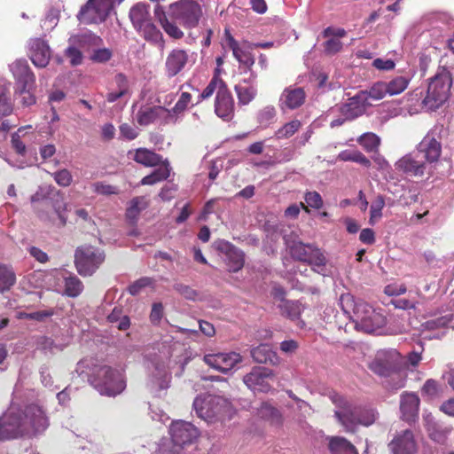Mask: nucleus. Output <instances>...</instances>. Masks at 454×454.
<instances>
[{
  "instance_id": "obj_6",
  "label": "nucleus",
  "mask_w": 454,
  "mask_h": 454,
  "mask_svg": "<svg viewBox=\"0 0 454 454\" xmlns=\"http://www.w3.org/2000/svg\"><path fill=\"white\" fill-rule=\"evenodd\" d=\"M451 85V72L445 67L439 69L430 79L427 95L422 101L423 106L430 111L439 108L448 100Z\"/></svg>"
},
{
  "instance_id": "obj_11",
  "label": "nucleus",
  "mask_w": 454,
  "mask_h": 454,
  "mask_svg": "<svg viewBox=\"0 0 454 454\" xmlns=\"http://www.w3.org/2000/svg\"><path fill=\"white\" fill-rule=\"evenodd\" d=\"M74 262L80 275L91 276L105 261V254L99 248L85 246L76 249Z\"/></svg>"
},
{
  "instance_id": "obj_13",
  "label": "nucleus",
  "mask_w": 454,
  "mask_h": 454,
  "mask_svg": "<svg viewBox=\"0 0 454 454\" xmlns=\"http://www.w3.org/2000/svg\"><path fill=\"white\" fill-rule=\"evenodd\" d=\"M122 0H89L81 9L77 18L85 24H97L103 22L108 16L111 9Z\"/></svg>"
},
{
  "instance_id": "obj_34",
  "label": "nucleus",
  "mask_w": 454,
  "mask_h": 454,
  "mask_svg": "<svg viewBox=\"0 0 454 454\" xmlns=\"http://www.w3.org/2000/svg\"><path fill=\"white\" fill-rule=\"evenodd\" d=\"M253 359L260 364H278L279 357L277 353L268 344H261L251 350Z\"/></svg>"
},
{
  "instance_id": "obj_41",
  "label": "nucleus",
  "mask_w": 454,
  "mask_h": 454,
  "mask_svg": "<svg viewBox=\"0 0 454 454\" xmlns=\"http://www.w3.org/2000/svg\"><path fill=\"white\" fill-rule=\"evenodd\" d=\"M148 206V200L145 197H136L130 202L126 210V217L131 223H134L137 220V217L142 210L145 209Z\"/></svg>"
},
{
  "instance_id": "obj_57",
  "label": "nucleus",
  "mask_w": 454,
  "mask_h": 454,
  "mask_svg": "<svg viewBox=\"0 0 454 454\" xmlns=\"http://www.w3.org/2000/svg\"><path fill=\"white\" fill-rule=\"evenodd\" d=\"M37 348L44 352L54 353L55 351L63 350L64 346L56 344L49 337L42 336L37 340Z\"/></svg>"
},
{
  "instance_id": "obj_33",
  "label": "nucleus",
  "mask_w": 454,
  "mask_h": 454,
  "mask_svg": "<svg viewBox=\"0 0 454 454\" xmlns=\"http://www.w3.org/2000/svg\"><path fill=\"white\" fill-rule=\"evenodd\" d=\"M152 381L159 390H165L169 386L170 374L164 362L155 361L152 363Z\"/></svg>"
},
{
  "instance_id": "obj_64",
  "label": "nucleus",
  "mask_w": 454,
  "mask_h": 454,
  "mask_svg": "<svg viewBox=\"0 0 454 454\" xmlns=\"http://www.w3.org/2000/svg\"><path fill=\"white\" fill-rule=\"evenodd\" d=\"M76 44H69L66 50V56L73 66L80 65L82 61V54Z\"/></svg>"
},
{
  "instance_id": "obj_25",
  "label": "nucleus",
  "mask_w": 454,
  "mask_h": 454,
  "mask_svg": "<svg viewBox=\"0 0 454 454\" xmlns=\"http://www.w3.org/2000/svg\"><path fill=\"white\" fill-rule=\"evenodd\" d=\"M391 454H413L417 446L413 433L411 430H403L398 433L388 443Z\"/></svg>"
},
{
  "instance_id": "obj_22",
  "label": "nucleus",
  "mask_w": 454,
  "mask_h": 454,
  "mask_svg": "<svg viewBox=\"0 0 454 454\" xmlns=\"http://www.w3.org/2000/svg\"><path fill=\"white\" fill-rule=\"evenodd\" d=\"M16 88H35V76L26 59H17L9 66Z\"/></svg>"
},
{
  "instance_id": "obj_27",
  "label": "nucleus",
  "mask_w": 454,
  "mask_h": 454,
  "mask_svg": "<svg viewBox=\"0 0 454 454\" xmlns=\"http://www.w3.org/2000/svg\"><path fill=\"white\" fill-rule=\"evenodd\" d=\"M419 398L414 393H403L400 399L402 419L407 422L415 421L419 415Z\"/></svg>"
},
{
  "instance_id": "obj_21",
  "label": "nucleus",
  "mask_w": 454,
  "mask_h": 454,
  "mask_svg": "<svg viewBox=\"0 0 454 454\" xmlns=\"http://www.w3.org/2000/svg\"><path fill=\"white\" fill-rule=\"evenodd\" d=\"M168 114L165 106L145 105L138 109L134 119L141 126H147L155 121L168 124Z\"/></svg>"
},
{
  "instance_id": "obj_40",
  "label": "nucleus",
  "mask_w": 454,
  "mask_h": 454,
  "mask_svg": "<svg viewBox=\"0 0 454 454\" xmlns=\"http://www.w3.org/2000/svg\"><path fill=\"white\" fill-rule=\"evenodd\" d=\"M332 454H358L355 446L343 437H332L329 442Z\"/></svg>"
},
{
  "instance_id": "obj_14",
  "label": "nucleus",
  "mask_w": 454,
  "mask_h": 454,
  "mask_svg": "<svg viewBox=\"0 0 454 454\" xmlns=\"http://www.w3.org/2000/svg\"><path fill=\"white\" fill-rule=\"evenodd\" d=\"M395 167L396 170L410 177H422L433 171V167H430L416 150L401 157L395 163Z\"/></svg>"
},
{
  "instance_id": "obj_17",
  "label": "nucleus",
  "mask_w": 454,
  "mask_h": 454,
  "mask_svg": "<svg viewBox=\"0 0 454 454\" xmlns=\"http://www.w3.org/2000/svg\"><path fill=\"white\" fill-rule=\"evenodd\" d=\"M174 445L182 449L183 446L192 444L200 435V432L192 423L184 420H176L169 427Z\"/></svg>"
},
{
  "instance_id": "obj_15",
  "label": "nucleus",
  "mask_w": 454,
  "mask_h": 454,
  "mask_svg": "<svg viewBox=\"0 0 454 454\" xmlns=\"http://www.w3.org/2000/svg\"><path fill=\"white\" fill-rule=\"evenodd\" d=\"M170 15L184 27H195L201 16L200 6L192 0H182L169 6Z\"/></svg>"
},
{
  "instance_id": "obj_10",
  "label": "nucleus",
  "mask_w": 454,
  "mask_h": 454,
  "mask_svg": "<svg viewBox=\"0 0 454 454\" xmlns=\"http://www.w3.org/2000/svg\"><path fill=\"white\" fill-rule=\"evenodd\" d=\"M442 132V126H434L416 146L415 150L419 153L430 167L438 162L441 157Z\"/></svg>"
},
{
  "instance_id": "obj_32",
  "label": "nucleus",
  "mask_w": 454,
  "mask_h": 454,
  "mask_svg": "<svg viewBox=\"0 0 454 454\" xmlns=\"http://www.w3.org/2000/svg\"><path fill=\"white\" fill-rule=\"evenodd\" d=\"M278 309L283 317L291 321H297L299 325L301 324V326L304 325L300 317L304 311L305 306L301 301L283 300V302L278 305Z\"/></svg>"
},
{
  "instance_id": "obj_20",
  "label": "nucleus",
  "mask_w": 454,
  "mask_h": 454,
  "mask_svg": "<svg viewBox=\"0 0 454 454\" xmlns=\"http://www.w3.org/2000/svg\"><path fill=\"white\" fill-rule=\"evenodd\" d=\"M204 362L211 368L226 373L241 362V356L236 352L207 354Z\"/></svg>"
},
{
  "instance_id": "obj_26",
  "label": "nucleus",
  "mask_w": 454,
  "mask_h": 454,
  "mask_svg": "<svg viewBox=\"0 0 454 454\" xmlns=\"http://www.w3.org/2000/svg\"><path fill=\"white\" fill-rule=\"evenodd\" d=\"M365 94L359 91L354 97L350 98L348 102L340 107L342 116L348 120H353L361 116L366 110V106L370 102L365 100Z\"/></svg>"
},
{
  "instance_id": "obj_53",
  "label": "nucleus",
  "mask_w": 454,
  "mask_h": 454,
  "mask_svg": "<svg viewBox=\"0 0 454 454\" xmlns=\"http://www.w3.org/2000/svg\"><path fill=\"white\" fill-rule=\"evenodd\" d=\"M225 43L228 48L232 51V54L236 59H239L242 55H245L249 51L244 44L237 42L228 30H225Z\"/></svg>"
},
{
  "instance_id": "obj_48",
  "label": "nucleus",
  "mask_w": 454,
  "mask_h": 454,
  "mask_svg": "<svg viewBox=\"0 0 454 454\" xmlns=\"http://www.w3.org/2000/svg\"><path fill=\"white\" fill-rule=\"evenodd\" d=\"M107 320L121 331H125L130 326L129 317L127 315H124L122 310L119 308H114L113 309V311L108 315Z\"/></svg>"
},
{
  "instance_id": "obj_44",
  "label": "nucleus",
  "mask_w": 454,
  "mask_h": 454,
  "mask_svg": "<svg viewBox=\"0 0 454 454\" xmlns=\"http://www.w3.org/2000/svg\"><path fill=\"white\" fill-rule=\"evenodd\" d=\"M361 93H364L365 100H380L386 96H388L386 82L380 81L373 83L368 90H361Z\"/></svg>"
},
{
  "instance_id": "obj_30",
  "label": "nucleus",
  "mask_w": 454,
  "mask_h": 454,
  "mask_svg": "<svg viewBox=\"0 0 454 454\" xmlns=\"http://www.w3.org/2000/svg\"><path fill=\"white\" fill-rule=\"evenodd\" d=\"M189 60L187 51L181 49L172 50L166 59L165 67L169 77L179 74L186 66Z\"/></svg>"
},
{
  "instance_id": "obj_51",
  "label": "nucleus",
  "mask_w": 454,
  "mask_h": 454,
  "mask_svg": "<svg viewBox=\"0 0 454 454\" xmlns=\"http://www.w3.org/2000/svg\"><path fill=\"white\" fill-rule=\"evenodd\" d=\"M357 142L366 152L371 153L378 150L380 138L372 132H366L357 138Z\"/></svg>"
},
{
  "instance_id": "obj_16",
  "label": "nucleus",
  "mask_w": 454,
  "mask_h": 454,
  "mask_svg": "<svg viewBox=\"0 0 454 454\" xmlns=\"http://www.w3.org/2000/svg\"><path fill=\"white\" fill-rule=\"evenodd\" d=\"M54 278H56L54 288L59 294L75 298L83 291L82 282L74 274L66 270H56Z\"/></svg>"
},
{
  "instance_id": "obj_31",
  "label": "nucleus",
  "mask_w": 454,
  "mask_h": 454,
  "mask_svg": "<svg viewBox=\"0 0 454 454\" xmlns=\"http://www.w3.org/2000/svg\"><path fill=\"white\" fill-rule=\"evenodd\" d=\"M256 74L251 72L247 79H244L243 83L240 82L235 86V91L237 93L239 103L241 105L249 104L256 96L257 88L254 84L256 80Z\"/></svg>"
},
{
  "instance_id": "obj_56",
  "label": "nucleus",
  "mask_w": 454,
  "mask_h": 454,
  "mask_svg": "<svg viewBox=\"0 0 454 454\" xmlns=\"http://www.w3.org/2000/svg\"><path fill=\"white\" fill-rule=\"evenodd\" d=\"M160 25L164 31L173 39H180L184 36L183 31L174 22L169 21L166 16L160 18Z\"/></svg>"
},
{
  "instance_id": "obj_18",
  "label": "nucleus",
  "mask_w": 454,
  "mask_h": 454,
  "mask_svg": "<svg viewBox=\"0 0 454 454\" xmlns=\"http://www.w3.org/2000/svg\"><path fill=\"white\" fill-rule=\"evenodd\" d=\"M272 377L273 372L270 369L259 366L253 368L249 373L246 374L243 381L254 392L267 393L271 388L269 380L272 379Z\"/></svg>"
},
{
  "instance_id": "obj_12",
  "label": "nucleus",
  "mask_w": 454,
  "mask_h": 454,
  "mask_svg": "<svg viewBox=\"0 0 454 454\" xmlns=\"http://www.w3.org/2000/svg\"><path fill=\"white\" fill-rule=\"evenodd\" d=\"M227 405L225 399L210 394L199 395L193 401V408L197 415L208 422L218 418L227 408Z\"/></svg>"
},
{
  "instance_id": "obj_63",
  "label": "nucleus",
  "mask_w": 454,
  "mask_h": 454,
  "mask_svg": "<svg viewBox=\"0 0 454 454\" xmlns=\"http://www.w3.org/2000/svg\"><path fill=\"white\" fill-rule=\"evenodd\" d=\"M276 116V109L272 106L263 107L258 113V121L262 125L269 124Z\"/></svg>"
},
{
  "instance_id": "obj_49",
  "label": "nucleus",
  "mask_w": 454,
  "mask_h": 454,
  "mask_svg": "<svg viewBox=\"0 0 454 454\" xmlns=\"http://www.w3.org/2000/svg\"><path fill=\"white\" fill-rule=\"evenodd\" d=\"M12 112V104L9 97V87L0 82V117L7 116Z\"/></svg>"
},
{
  "instance_id": "obj_24",
  "label": "nucleus",
  "mask_w": 454,
  "mask_h": 454,
  "mask_svg": "<svg viewBox=\"0 0 454 454\" xmlns=\"http://www.w3.org/2000/svg\"><path fill=\"white\" fill-rule=\"evenodd\" d=\"M215 246L218 250L225 254V262L230 271L237 272L243 267L245 254L240 249L224 240L215 242Z\"/></svg>"
},
{
  "instance_id": "obj_37",
  "label": "nucleus",
  "mask_w": 454,
  "mask_h": 454,
  "mask_svg": "<svg viewBox=\"0 0 454 454\" xmlns=\"http://www.w3.org/2000/svg\"><path fill=\"white\" fill-rule=\"evenodd\" d=\"M130 20L137 30L151 21L146 4L138 3L129 11Z\"/></svg>"
},
{
  "instance_id": "obj_8",
  "label": "nucleus",
  "mask_w": 454,
  "mask_h": 454,
  "mask_svg": "<svg viewBox=\"0 0 454 454\" xmlns=\"http://www.w3.org/2000/svg\"><path fill=\"white\" fill-rule=\"evenodd\" d=\"M284 239L292 257L308 263L314 271L322 275L325 274L326 258L321 249L313 244H305L295 239L291 240L286 235Z\"/></svg>"
},
{
  "instance_id": "obj_59",
  "label": "nucleus",
  "mask_w": 454,
  "mask_h": 454,
  "mask_svg": "<svg viewBox=\"0 0 454 454\" xmlns=\"http://www.w3.org/2000/svg\"><path fill=\"white\" fill-rule=\"evenodd\" d=\"M30 125L26 127H21L18 129V131L12 136V148L20 155H24L26 153V145L21 141L20 134L22 133L27 129H31Z\"/></svg>"
},
{
  "instance_id": "obj_36",
  "label": "nucleus",
  "mask_w": 454,
  "mask_h": 454,
  "mask_svg": "<svg viewBox=\"0 0 454 454\" xmlns=\"http://www.w3.org/2000/svg\"><path fill=\"white\" fill-rule=\"evenodd\" d=\"M69 44H76L82 49H90L100 46L103 43L102 39L95 34L87 31L80 35H71L68 39Z\"/></svg>"
},
{
  "instance_id": "obj_58",
  "label": "nucleus",
  "mask_w": 454,
  "mask_h": 454,
  "mask_svg": "<svg viewBox=\"0 0 454 454\" xmlns=\"http://www.w3.org/2000/svg\"><path fill=\"white\" fill-rule=\"evenodd\" d=\"M34 88H16V93L20 97V103L24 106H30L35 104L36 99L33 93Z\"/></svg>"
},
{
  "instance_id": "obj_1",
  "label": "nucleus",
  "mask_w": 454,
  "mask_h": 454,
  "mask_svg": "<svg viewBox=\"0 0 454 454\" xmlns=\"http://www.w3.org/2000/svg\"><path fill=\"white\" fill-rule=\"evenodd\" d=\"M49 424L45 411L36 403L22 408L11 406L0 417V441L35 437L43 434Z\"/></svg>"
},
{
  "instance_id": "obj_46",
  "label": "nucleus",
  "mask_w": 454,
  "mask_h": 454,
  "mask_svg": "<svg viewBox=\"0 0 454 454\" xmlns=\"http://www.w3.org/2000/svg\"><path fill=\"white\" fill-rule=\"evenodd\" d=\"M115 83L117 84V90L111 91L107 94L106 99L109 103L115 102L117 99L125 96L129 91L128 80L122 74L115 75Z\"/></svg>"
},
{
  "instance_id": "obj_35",
  "label": "nucleus",
  "mask_w": 454,
  "mask_h": 454,
  "mask_svg": "<svg viewBox=\"0 0 454 454\" xmlns=\"http://www.w3.org/2000/svg\"><path fill=\"white\" fill-rule=\"evenodd\" d=\"M412 77L411 73H404L386 82L388 96L393 97L403 92L408 88Z\"/></svg>"
},
{
  "instance_id": "obj_43",
  "label": "nucleus",
  "mask_w": 454,
  "mask_h": 454,
  "mask_svg": "<svg viewBox=\"0 0 454 454\" xmlns=\"http://www.w3.org/2000/svg\"><path fill=\"white\" fill-rule=\"evenodd\" d=\"M55 193L56 192H53V189L50 186H40L35 193L30 198L34 209L35 210V206H39V207H44V206H47L49 200H51Z\"/></svg>"
},
{
  "instance_id": "obj_60",
  "label": "nucleus",
  "mask_w": 454,
  "mask_h": 454,
  "mask_svg": "<svg viewBox=\"0 0 454 454\" xmlns=\"http://www.w3.org/2000/svg\"><path fill=\"white\" fill-rule=\"evenodd\" d=\"M113 56V52L108 48H98L93 50L92 54L90 55V59L93 62L97 63H106Z\"/></svg>"
},
{
  "instance_id": "obj_7",
  "label": "nucleus",
  "mask_w": 454,
  "mask_h": 454,
  "mask_svg": "<svg viewBox=\"0 0 454 454\" xmlns=\"http://www.w3.org/2000/svg\"><path fill=\"white\" fill-rule=\"evenodd\" d=\"M129 157L136 162L145 167L159 166L152 174L145 176L141 180L143 185H152L166 180L170 175V168L168 161L162 162L161 157L146 148H138L129 152Z\"/></svg>"
},
{
  "instance_id": "obj_4",
  "label": "nucleus",
  "mask_w": 454,
  "mask_h": 454,
  "mask_svg": "<svg viewBox=\"0 0 454 454\" xmlns=\"http://www.w3.org/2000/svg\"><path fill=\"white\" fill-rule=\"evenodd\" d=\"M335 404L334 414L340 425L348 432H354L358 425L372 426L378 419V411L370 406H353L343 396L337 393L330 395Z\"/></svg>"
},
{
  "instance_id": "obj_5",
  "label": "nucleus",
  "mask_w": 454,
  "mask_h": 454,
  "mask_svg": "<svg viewBox=\"0 0 454 454\" xmlns=\"http://www.w3.org/2000/svg\"><path fill=\"white\" fill-rule=\"evenodd\" d=\"M402 356L395 349L380 350L370 368L376 374L390 378L387 387L397 390L405 386V373L401 372Z\"/></svg>"
},
{
  "instance_id": "obj_2",
  "label": "nucleus",
  "mask_w": 454,
  "mask_h": 454,
  "mask_svg": "<svg viewBox=\"0 0 454 454\" xmlns=\"http://www.w3.org/2000/svg\"><path fill=\"white\" fill-rule=\"evenodd\" d=\"M340 305L343 312L351 317L356 327L365 333L380 334L387 324L386 317L380 311L348 293L340 295Z\"/></svg>"
},
{
  "instance_id": "obj_50",
  "label": "nucleus",
  "mask_w": 454,
  "mask_h": 454,
  "mask_svg": "<svg viewBox=\"0 0 454 454\" xmlns=\"http://www.w3.org/2000/svg\"><path fill=\"white\" fill-rule=\"evenodd\" d=\"M16 282V277L13 270L6 266L0 264V292L9 290Z\"/></svg>"
},
{
  "instance_id": "obj_29",
  "label": "nucleus",
  "mask_w": 454,
  "mask_h": 454,
  "mask_svg": "<svg viewBox=\"0 0 454 454\" xmlns=\"http://www.w3.org/2000/svg\"><path fill=\"white\" fill-rule=\"evenodd\" d=\"M305 92L301 88H286L279 98V106L282 110L296 109L305 102Z\"/></svg>"
},
{
  "instance_id": "obj_52",
  "label": "nucleus",
  "mask_w": 454,
  "mask_h": 454,
  "mask_svg": "<svg viewBox=\"0 0 454 454\" xmlns=\"http://www.w3.org/2000/svg\"><path fill=\"white\" fill-rule=\"evenodd\" d=\"M385 207V200L382 196H378L370 207L369 223L374 225L382 217V209Z\"/></svg>"
},
{
  "instance_id": "obj_42",
  "label": "nucleus",
  "mask_w": 454,
  "mask_h": 454,
  "mask_svg": "<svg viewBox=\"0 0 454 454\" xmlns=\"http://www.w3.org/2000/svg\"><path fill=\"white\" fill-rule=\"evenodd\" d=\"M258 415L271 424L280 425L282 423L281 412L269 403H262L258 409Z\"/></svg>"
},
{
  "instance_id": "obj_47",
  "label": "nucleus",
  "mask_w": 454,
  "mask_h": 454,
  "mask_svg": "<svg viewBox=\"0 0 454 454\" xmlns=\"http://www.w3.org/2000/svg\"><path fill=\"white\" fill-rule=\"evenodd\" d=\"M226 87L227 86L225 82L221 79V77H218L217 74L213 75L209 83L200 95L199 102L209 98L213 96L214 93H215L216 95L218 92L222 91V90H224Z\"/></svg>"
},
{
  "instance_id": "obj_61",
  "label": "nucleus",
  "mask_w": 454,
  "mask_h": 454,
  "mask_svg": "<svg viewBox=\"0 0 454 454\" xmlns=\"http://www.w3.org/2000/svg\"><path fill=\"white\" fill-rule=\"evenodd\" d=\"M55 182L62 186H69L72 183L73 176L69 170L63 168L52 174Z\"/></svg>"
},
{
  "instance_id": "obj_19",
  "label": "nucleus",
  "mask_w": 454,
  "mask_h": 454,
  "mask_svg": "<svg viewBox=\"0 0 454 454\" xmlns=\"http://www.w3.org/2000/svg\"><path fill=\"white\" fill-rule=\"evenodd\" d=\"M453 320V315L447 314L427 320L421 325V334L426 340L442 339Z\"/></svg>"
},
{
  "instance_id": "obj_62",
  "label": "nucleus",
  "mask_w": 454,
  "mask_h": 454,
  "mask_svg": "<svg viewBox=\"0 0 454 454\" xmlns=\"http://www.w3.org/2000/svg\"><path fill=\"white\" fill-rule=\"evenodd\" d=\"M119 130L121 137L126 140H134L139 134V130L137 127L128 123L120 125Z\"/></svg>"
},
{
  "instance_id": "obj_55",
  "label": "nucleus",
  "mask_w": 454,
  "mask_h": 454,
  "mask_svg": "<svg viewBox=\"0 0 454 454\" xmlns=\"http://www.w3.org/2000/svg\"><path fill=\"white\" fill-rule=\"evenodd\" d=\"M301 123L298 120L291 121L278 129L275 136L278 139H284L292 137L301 128Z\"/></svg>"
},
{
  "instance_id": "obj_38",
  "label": "nucleus",
  "mask_w": 454,
  "mask_h": 454,
  "mask_svg": "<svg viewBox=\"0 0 454 454\" xmlns=\"http://www.w3.org/2000/svg\"><path fill=\"white\" fill-rule=\"evenodd\" d=\"M192 95L188 92H182L176 105L171 109L167 108L168 118L169 123H176L183 113L191 104Z\"/></svg>"
},
{
  "instance_id": "obj_23",
  "label": "nucleus",
  "mask_w": 454,
  "mask_h": 454,
  "mask_svg": "<svg viewBox=\"0 0 454 454\" xmlns=\"http://www.w3.org/2000/svg\"><path fill=\"white\" fill-rule=\"evenodd\" d=\"M51 51L49 44L42 38H31L28 41V56L37 67H45L51 59Z\"/></svg>"
},
{
  "instance_id": "obj_39",
  "label": "nucleus",
  "mask_w": 454,
  "mask_h": 454,
  "mask_svg": "<svg viewBox=\"0 0 454 454\" xmlns=\"http://www.w3.org/2000/svg\"><path fill=\"white\" fill-rule=\"evenodd\" d=\"M137 31L146 41L155 44L161 50L164 48L165 43L162 33L151 21Z\"/></svg>"
},
{
  "instance_id": "obj_54",
  "label": "nucleus",
  "mask_w": 454,
  "mask_h": 454,
  "mask_svg": "<svg viewBox=\"0 0 454 454\" xmlns=\"http://www.w3.org/2000/svg\"><path fill=\"white\" fill-rule=\"evenodd\" d=\"M91 192L98 195H114L118 194L120 190L117 186L111 185L105 182H94L90 186Z\"/></svg>"
},
{
  "instance_id": "obj_9",
  "label": "nucleus",
  "mask_w": 454,
  "mask_h": 454,
  "mask_svg": "<svg viewBox=\"0 0 454 454\" xmlns=\"http://www.w3.org/2000/svg\"><path fill=\"white\" fill-rule=\"evenodd\" d=\"M67 203L59 192L49 200L47 206L39 207L35 206V214L40 221L47 225L63 227L67 224Z\"/></svg>"
},
{
  "instance_id": "obj_28",
  "label": "nucleus",
  "mask_w": 454,
  "mask_h": 454,
  "mask_svg": "<svg viewBox=\"0 0 454 454\" xmlns=\"http://www.w3.org/2000/svg\"><path fill=\"white\" fill-rule=\"evenodd\" d=\"M234 102L232 96L226 87L215 96V112L216 115L225 121H229L233 116Z\"/></svg>"
},
{
  "instance_id": "obj_3",
  "label": "nucleus",
  "mask_w": 454,
  "mask_h": 454,
  "mask_svg": "<svg viewBox=\"0 0 454 454\" xmlns=\"http://www.w3.org/2000/svg\"><path fill=\"white\" fill-rule=\"evenodd\" d=\"M87 366L86 361L77 364L75 372L88 381L99 392L100 395L115 396L121 394L126 387V382L121 371L107 365H100L94 368L92 375L84 372Z\"/></svg>"
},
{
  "instance_id": "obj_45",
  "label": "nucleus",
  "mask_w": 454,
  "mask_h": 454,
  "mask_svg": "<svg viewBox=\"0 0 454 454\" xmlns=\"http://www.w3.org/2000/svg\"><path fill=\"white\" fill-rule=\"evenodd\" d=\"M338 159L342 161L356 162L367 168L371 166L370 160L365 157L360 151L356 149L341 151L338 155Z\"/></svg>"
}]
</instances>
